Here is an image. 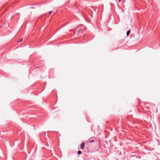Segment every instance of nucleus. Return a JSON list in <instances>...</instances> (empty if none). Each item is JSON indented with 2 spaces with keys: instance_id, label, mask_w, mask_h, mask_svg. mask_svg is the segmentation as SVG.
<instances>
[{
  "instance_id": "nucleus-6",
  "label": "nucleus",
  "mask_w": 160,
  "mask_h": 160,
  "mask_svg": "<svg viewBox=\"0 0 160 160\" xmlns=\"http://www.w3.org/2000/svg\"><path fill=\"white\" fill-rule=\"evenodd\" d=\"M22 40H20V41H19V42H21L22 41Z\"/></svg>"
},
{
  "instance_id": "nucleus-1",
  "label": "nucleus",
  "mask_w": 160,
  "mask_h": 160,
  "mask_svg": "<svg viewBox=\"0 0 160 160\" xmlns=\"http://www.w3.org/2000/svg\"><path fill=\"white\" fill-rule=\"evenodd\" d=\"M85 143L84 142H82L81 145V148L82 149H83L84 147Z\"/></svg>"
},
{
  "instance_id": "nucleus-7",
  "label": "nucleus",
  "mask_w": 160,
  "mask_h": 160,
  "mask_svg": "<svg viewBox=\"0 0 160 160\" xmlns=\"http://www.w3.org/2000/svg\"><path fill=\"white\" fill-rule=\"evenodd\" d=\"M121 1V0H119V1H118L119 2H120Z\"/></svg>"
},
{
  "instance_id": "nucleus-4",
  "label": "nucleus",
  "mask_w": 160,
  "mask_h": 160,
  "mask_svg": "<svg viewBox=\"0 0 160 160\" xmlns=\"http://www.w3.org/2000/svg\"><path fill=\"white\" fill-rule=\"evenodd\" d=\"M81 152L80 151H78V154H81Z\"/></svg>"
},
{
  "instance_id": "nucleus-5",
  "label": "nucleus",
  "mask_w": 160,
  "mask_h": 160,
  "mask_svg": "<svg viewBox=\"0 0 160 160\" xmlns=\"http://www.w3.org/2000/svg\"><path fill=\"white\" fill-rule=\"evenodd\" d=\"M52 12V11H49V13L50 14H51V13Z\"/></svg>"
},
{
  "instance_id": "nucleus-8",
  "label": "nucleus",
  "mask_w": 160,
  "mask_h": 160,
  "mask_svg": "<svg viewBox=\"0 0 160 160\" xmlns=\"http://www.w3.org/2000/svg\"><path fill=\"white\" fill-rule=\"evenodd\" d=\"M31 8H33V7H32Z\"/></svg>"
},
{
  "instance_id": "nucleus-2",
  "label": "nucleus",
  "mask_w": 160,
  "mask_h": 160,
  "mask_svg": "<svg viewBox=\"0 0 160 160\" xmlns=\"http://www.w3.org/2000/svg\"><path fill=\"white\" fill-rule=\"evenodd\" d=\"M130 30H128L127 32V35L128 36L130 34Z\"/></svg>"
},
{
  "instance_id": "nucleus-3",
  "label": "nucleus",
  "mask_w": 160,
  "mask_h": 160,
  "mask_svg": "<svg viewBox=\"0 0 160 160\" xmlns=\"http://www.w3.org/2000/svg\"><path fill=\"white\" fill-rule=\"evenodd\" d=\"M94 140H90L89 141V142L90 143H92V142H94Z\"/></svg>"
}]
</instances>
